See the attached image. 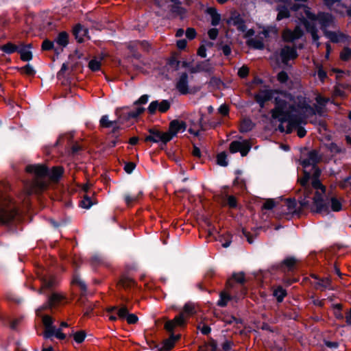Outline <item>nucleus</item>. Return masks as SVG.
I'll return each instance as SVG.
<instances>
[{"label": "nucleus", "instance_id": "f257e3e1", "mask_svg": "<svg viewBox=\"0 0 351 351\" xmlns=\"http://www.w3.org/2000/svg\"><path fill=\"white\" fill-rule=\"evenodd\" d=\"M26 171L34 173L36 176L31 189H29V193H38L47 186V183L43 180V178L47 176L53 181H56L63 173V169L60 167H55L51 171H49L44 165H32L26 167Z\"/></svg>", "mask_w": 351, "mask_h": 351}, {"label": "nucleus", "instance_id": "f03ea898", "mask_svg": "<svg viewBox=\"0 0 351 351\" xmlns=\"http://www.w3.org/2000/svg\"><path fill=\"white\" fill-rule=\"evenodd\" d=\"M311 180V187H312L313 189L317 190L312 198L311 213L327 214L329 210V205L324 198L326 192V187L322 183L319 179Z\"/></svg>", "mask_w": 351, "mask_h": 351}, {"label": "nucleus", "instance_id": "7ed1b4c3", "mask_svg": "<svg viewBox=\"0 0 351 351\" xmlns=\"http://www.w3.org/2000/svg\"><path fill=\"white\" fill-rule=\"evenodd\" d=\"M306 18L311 21H317L323 33L324 31L328 30L329 27H334L335 18L331 13L319 11L317 14H315L311 12V8L306 7Z\"/></svg>", "mask_w": 351, "mask_h": 351}, {"label": "nucleus", "instance_id": "20e7f679", "mask_svg": "<svg viewBox=\"0 0 351 351\" xmlns=\"http://www.w3.org/2000/svg\"><path fill=\"white\" fill-rule=\"evenodd\" d=\"M298 260L294 256H287L280 263L271 265L267 269V271L271 274H275L277 272H282L287 274L293 272L295 268Z\"/></svg>", "mask_w": 351, "mask_h": 351}, {"label": "nucleus", "instance_id": "39448f33", "mask_svg": "<svg viewBox=\"0 0 351 351\" xmlns=\"http://www.w3.org/2000/svg\"><path fill=\"white\" fill-rule=\"evenodd\" d=\"M304 116L302 114H293L287 112L286 117H281L278 120L280 123L288 122V125L285 130L287 134H291L293 128H296L303 122Z\"/></svg>", "mask_w": 351, "mask_h": 351}, {"label": "nucleus", "instance_id": "423d86ee", "mask_svg": "<svg viewBox=\"0 0 351 351\" xmlns=\"http://www.w3.org/2000/svg\"><path fill=\"white\" fill-rule=\"evenodd\" d=\"M286 92L278 89H265L261 90L254 96L255 101L261 108H264L266 101L274 99L276 94H285Z\"/></svg>", "mask_w": 351, "mask_h": 351}, {"label": "nucleus", "instance_id": "0eeeda50", "mask_svg": "<svg viewBox=\"0 0 351 351\" xmlns=\"http://www.w3.org/2000/svg\"><path fill=\"white\" fill-rule=\"evenodd\" d=\"M275 107L271 110V117L274 119H278L281 117H286L287 112L289 111L286 110L288 102L279 97H274Z\"/></svg>", "mask_w": 351, "mask_h": 351}, {"label": "nucleus", "instance_id": "6e6552de", "mask_svg": "<svg viewBox=\"0 0 351 351\" xmlns=\"http://www.w3.org/2000/svg\"><path fill=\"white\" fill-rule=\"evenodd\" d=\"M280 56L282 62L284 64H288L289 62L291 60H295L298 58V53L295 47H291L285 45L282 47L280 52Z\"/></svg>", "mask_w": 351, "mask_h": 351}, {"label": "nucleus", "instance_id": "1a4fd4ad", "mask_svg": "<svg viewBox=\"0 0 351 351\" xmlns=\"http://www.w3.org/2000/svg\"><path fill=\"white\" fill-rule=\"evenodd\" d=\"M149 135L145 138V141H152L153 143L162 142L167 143L171 140V136L167 132H162L158 130H149Z\"/></svg>", "mask_w": 351, "mask_h": 351}, {"label": "nucleus", "instance_id": "9d476101", "mask_svg": "<svg viewBox=\"0 0 351 351\" xmlns=\"http://www.w3.org/2000/svg\"><path fill=\"white\" fill-rule=\"evenodd\" d=\"M14 207L7 203H0V221L7 223L15 215Z\"/></svg>", "mask_w": 351, "mask_h": 351}, {"label": "nucleus", "instance_id": "9b49d317", "mask_svg": "<svg viewBox=\"0 0 351 351\" xmlns=\"http://www.w3.org/2000/svg\"><path fill=\"white\" fill-rule=\"evenodd\" d=\"M321 160V156L317 149H312L307 154V158L303 159L300 164L304 168L317 165Z\"/></svg>", "mask_w": 351, "mask_h": 351}, {"label": "nucleus", "instance_id": "f8f14e48", "mask_svg": "<svg viewBox=\"0 0 351 351\" xmlns=\"http://www.w3.org/2000/svg\"><path fill=\"white\" fill-rule=\"evenodd\" d=\"M324 35L328 38L330 42L333 43H338L340 42H346L348 40L349 36L342 32L337 33L333 31H324Z\"/></svg>", "mask_w": 351, "mask_h": 351}, {"label": "nucleus", "instance_id": "ddd939ff", "mask_svg": "<svg viewBox=\"0 0 351 351\" xmlns=\"http://www.w3.org/2000/svg\"><path fill=\"white\" fill-rule=\"evenodd\" d=\"M186 125L184 121L173 120L170 123L169 129L167 134H170L171 139L179 132H184Z\"/></svg>", "mask_w": 351, "mask_h": 351}, {"label": "nucleus", "instance_id": "4468645a", "mask_svg": "<svg viewBox=\"0 0 351 351\" xmlns=\"http://www.w3.org/2000/svg\"><path fill=\"white\" fill-rule=\"evenodd\" d=\"M304 189V197H300L298 200L300 205L302 208H306L311 211L312 203L310 202L311 195L313 193V189L311 186L303 188Z\"/></svg>", "mask_w": 351, "mask_h": 351}, {"label": "nucleus", "instance_id": "2eb2a0df", "mask_svg": "<svg viewBox=\"0 0 351 351\" xmlns=\"http://www.w3.org/2000/svg\"><path fill=\"white\" fill-rule=\"evenodd\" d=\"M65 299L64 294L58 292L53 293L48 300V303L43 306V309L47 308H53L60 305L62 301Z\"/></svg>", "mask_w": 351, "mask_h": 351}, {"label": "nucleus", "instance_id": "dca6fc26", "mask_svg": "<svg viewBox=\"0 0 351 351\" xmlns=\"http://www.w3.org/2000/svg\"><path fill=\"white\" fill-rule=\"evenodd\" d=\"M185 322L186 317L184 316L183 313H180L173 319L165 323V327L167 330L171 331L177 326H183L185 324Z\"/></svg>", "mask_w": 351, "mask_h": 351}, {"label": "nucleus", "instance_id": "f3484780", "mask_svg": "<svg viewBox=\"0 0 351 351\" xmlns=\"http://www.w3.org/2000/svg\"><path fill=\"white\" fill-rule=\"evenodd\" d=\"M303 36L304 31L300 26L297 25L293 31H287V35L285 36V40L292 43L301 38Z\"/></svg>", "mask_w": 351, "mask_h": 351}, {"label": "nucleus", "instance_id": "a211bd4d", "mask_svg": "<svg viewBox=\"0 0 351 351\" xmlns=\"http://www.w3.org/2000/svg\"><path fill=\"white\" fill-rule=\"evenodd\" d=\"M176 88L182 95L189 93L188 75L186 73H182L180 76L176 83Z\"/></svg>", "mask_w": 351, "mask_h": 351}, {"label": "nucleus", "instance_id": "6ab92c4d", "mask_svg": "<svg viewBox=\"0 0 351 351\" xmlns=\"http://www.w3.org/2000/svg\"><path fill=\"white\" fill-rule=\"evenodd\" d=\"M241 287V273H234L226 283L227 289H234Z\"/></svg>", "mask_w": 351, "mask_h": 351}, {"label": "nucleus", "instance_id": "aec40b11", "mask_svg": "<svg viewBox=\"0 0 351 351\" xmlns=\"http://www.w3.org/2000/svg\"><path fill=\"white\" fill-rule=\"evenodd\" d=\"M73 34L79 43L83 42L85 38H88V29L81 25H77L74 27Z\"/></svg>", "mask_w": 351, "mask_h": 351}, {"label": "nucleus", "instance_id": "412c9836", "mask_svg": "<svg viewBox=\"0 0 351 351\" xmlns=\"http://www.w3.org/2000/svg\"><path fill=\"white\" fill-rule=\"evenodd\" d=\"M286 206L287 207V210L289 212H291L293 214H295L297 215H300L303 209L305 208H302L300 205V207L296 208L297 206V202L295 198H288L286 199Z\"/></svg>", "mask_w": 351, "mask_h": 351}, {"label": "nucleus", "instance_id": "4be33fe9", "mask_svg": "<svg viewBox=\"0 0 351 351\" xmlns=\"http://www.w3.org/2000/svg\"><path fill=\"white\" fill-rule=\"evenodd\" d=\"M32 45L29 44L27 46L22 45L18 51L21 55V58L23 61H29L32 59V53L29 50Z\"/></svg>", "mask_w": 351, "mask_h": 351}, {"label": "nucleus", "instance_id": "5701e85b", "mask_svg": "<svg viewBox=\"0 0 351 351\" xmlns=\"http://www.w3.org/2000/svg\"><path fill=\"white\" fill-rule=\"evenodd\" d=\"M324 146L333 156L340 154H346V149L345 148H341L336 143L334 142L326 143L324 145Z\"/></svg>", "mask_w": 351, "mask_h": 351}, {"label": "nucleus", "instance_id": "b1692460", "mask_svg": "<svg viewBox=\"0 0 351 351\" xmlns=\"http://www.w3.org/2000/svg\"><path fill=\"white\" fill-rule=\"evenodd\" d=\"M278 14L276 16L277 21H281L284 19H288L290 17V12L288 8L284 5H278L276 7Z\"/></svg>", "mask_w": 351, "mask_h": 351}, {"label": "nucleus", "instance_id": "393cba45", "mask_svg": "<svg viewBox=\"0 0 351 351\" xmlns=\"http://www.w3.org/2000/svg\"><path fill=\"white\" fill-rule=\"evenodd\" d=\"M197 311V306L193 303L189 302L184 306L183 311L181 313H183L184 316L186 318L187 317H189L196 313Z\"/></svg>", "mask_w": 351, "mask_h": 351}, {"label": "nucleus", "instance_id": "a878e982", "mask_svg": "<svg viewBox=\"0 0 351 351\" xmlns=\"http://www.w3.org/2000/svg\"><path fill=\"white\" fill-rule=\"evenodd\" d=\"M229 25L235 26L238 29H241V18L237 12L232 13L230 18L228 21Z\"/></svg>", "mask_w": 351, "mask_h": 351}, {"label": "nucleus", "instance_id": "bb28decb", "mask_svg": "<svg viewBox=\"0 0 351 351\" xmlns=\"http://www.w3.org/2000/svg\"><path fill=\"white\" fill-rule=\"evenodd\" d=\"M149 47V45L147 42L143 41V42H138V41H134L132 43H130L128 45V48L130 49L131 51H134V49H141L143 50H148Z\"/></svg>", "mask_w": 351, "mask_h": 351}, {"label": "nucleus", "instance_id": "cd10ccee", "mask_svg": "<svg viewBox=\"0 0 351 351\" xmlns=\"http://www.w3.org/2000/svg\"><path fill=\"white\" fill-rule=\"evenodd\" d=\"M331 285V280L330 278H319V280L315 283V288L318 289L319 288H322V289H329Z\"/></svg>", "mask_w": 351, "mask_h": 351}, {"label": "nucleus", "instance_id": "c85d7f7f", "mask_svg": "<svg viewBox=\"0 0 351 351\" xmlns=\"http://www.w3.org/2000/svg\"><path fill=\"white\" fill-rule=\"evenodd\" d=\"M287 294V291L281 286L277 287L273 291V295L276 298L278 302H282Z\"/></svg>", "mask_w": 351, "mask_h": 351}, {"label": "nucleus", "instance_id": "c756f323", "mask_svg": "<svg viewBox=\"0 0 351 351\" xmlns=\"http://www.w3.org/2000/svg\"><path fill=\"white\" fill-rule=\"evenodd\" d=\"M301 22L305 27L306 31L309 34H313L315 32H318L315 24L313 22H310L308 19L302 17Z\"/></svg>", "mask_w": 351, "mask_h": 351}, {"label": "nucleus", "instance_id": "7c9ffc66", "mask_svg": "<svg viewBox=\"0 0 351 351\" xmlns=\"http://www.w3.org/2000/svg\"><path fill=\"white\" fill-rule=\"evenodd\" d=\"M179 339V336L171 335L169 339L165 340L163 343L162 349L167 351L170 350L173 346L176 341Z\"/></svg>", "mask_w": 351, "mask_h": 351}, {"label": "nucleus", "instance_id": "2f4dec72", "mask_svg": "<svg viewBox=\"0 0 351 351\" xmlns=\"http://www.w3.org/2000/svg\"><path fill=\"white\" fill-rule=\"evenodd\" d=\"M247 45L255 49H264V43L263 41L261 39L257 38H251L247 40Z\"/></svg>", "mask_w": 351, "mask_h": 351}, {"label": "nucleus", "instance_id": "473e14b6", "mask_svg": "<svg viewBox=\"0 0 351 351\" xmlns=\"http://www.w3.org/2000/svg\"><path fill=\"white\" fill-rule=\"evenodd\" d=\"M56 42L58 45L62 47H66L69 43L68 34L64 32L60 33L56 39Z\"/></svg>", "mask_w": 351, "mask_h": 351}, {"label": "nucleus", "instance_id": "72a5a7b5", "mask_svg": "<svg viewBox=\"0 0 351 351\" xmlns=\"http://www.w3.org/2000/svg\"><path fill=\"white\" fill-rule=\"evenodd\" d=\"M261 34H263L265 38H267L271 37L272 36H277L278 29L275 26H268L264 28Z\"/></svg>", "mask_w": 351, "mask_h": 351}, {"label": "nucleus", "instance_id": "f704fd0d", "mask_svg": "<svg viewBox=\"0 0 351 351\" xmlns=\"http://www.w3.org/2000/svg\"><path fill=\"white\" fill-rule=\"evenodd\" d=\"M100 125L104 128H117V121H110L107 115L103 116L100 119Z\"/></svg>", "mask_w": 351, "mask_h": 351}, {"label": "nucleus", "instance_id": "c9c22d12", "mask_svg": "<svg viewBox=\"0 0 351 351\" xmlns=\"http://www.w3.org/2000/svg\"><path fill=\"white\" fill-rule=\"evenodd\" d=\"M230 300L231 297L225 291H222L219 294V299L217 301V305L221 307L226 306Z\"/></svg>", "mask_w": 351, "mask_h": 351}, {"label": "nucleus", "instance_id": "e433bc0d", "mask_svg": "<svg viewBox=\"0 0 351 351\" xmlns=\"http://www.w3.org/2000/svg\"><path fill=\"white\" fill-rule=\"evenodd\" d=\"M57 282L53 277H47L43 279L42 282L41 291L53 287L56 285Z\"/></svg>", "mask_w": 351, "mask_h": 351}, {"label": "nucleus", "instance_id": "4c0bfd02", "mask_svg": "<svg viewBox=\"0 0 351 351\" xmlns=\"http://www.w3.org/2000/svg\"><path fill=\"white\" fill-rule=\"evenodd\" d=\"M208 13L211 16V24L213 26L217 25L220 21V15L217 12L215 8H210L208 10Z\"/></svg>", "mask_w": 351, "mask_h": 351}, {"label": "nucleus", "instance_id": "58836bf2", "mask_svg": "<svg viewBox=\"0 0 351 351\" xmlns=\"http://www.w3.org/2000/svg\"><path fill=\"white\" fill-rule=\"evenodd\" d=\"M135 281L129 277H123L121 279L119 282L120 286L123 287L124 289H129L135 285Z\"/></svg>", "mask_w": 351, "mask_h": 351}, {"label": "nucleus", "instance_id": "ea45409f", "mask_svg": "<svg viewBox=\"0 0 351 351\" xmlns=\"http://www.w3.org/2000/svg\"><path fill=\"white\" fill-rule=\"evenodd\" d=\"M96 201L88 197V195H84L83 199L81 201L80 205L82 208L88 209L91 206L96 204Z\"/></svg>", "mask_w": 351, "mask_h": 351}, {"label": "nucleus", "instance_id": "a19ab883", "mask_svg": "<svg viewBox=\"0 0 351 351\" xmlns=\"http://www.w3.org/2000/svg\"><path fill=\"white\" fill-rule=\"evenodd\" d=\"M334 309V316L338 320H342L344 318L343 313H341L343 306L341 304H335L332 305Z\"/></svg>", "mask_w": 351, "mask_h": 351}, {"label": "nucleus", "instance_id": "79ce46f5", "mask_svg": "<svg viewBox=\"0 0 351 351\" xmlns=\"http://www.w3.org/2000/svg\"><path fill=\"white\" fill-rule=\"evenodd\" d=\"M304 176L299 180V182L302 188L310 186L308 184V181L311 178V173L307 171L306 170H304L303 171Z\"/></svg>", "mask_w": 351, "mask_h": 351}, {"label": "nucleus", "instance_id": "37998d69", "mask_svg": "<svg viewBox=\"0 0 351 351\" xmlns=\"http://www.w3.org/2000/svg\"><path fill=\"white\" fill-rule=\"evenodd\" d=\"M330 207L332 211L339 212L342 209V204L341 202L335 197L330 199Z\"/></svg>", "mask_w": 351, "mask_h": 351}, {"label": "nucleus", "instance_id": "c03bdc74", "mask_svg": "<svg viewBox=\"0 0 351 351\" xmlns=\"http://www.w3.org/2000/svg\"><path fill=\"white\" fill-rule=\"evenodd\" d=\"M101 58H94L91 60L88 63L89 69L93 71H97L100 69Z\"/></svg>", "mask_w": 351, "mask_h": 351}, {"label": "nucleus", "instance_id": "a18cd8bd", "mask_svg": "<svg viewBox=\"0 0 351 351\" xmlns=\"http://www.w3.org/2000/svg\"><path fill=\"white\" fill-rule=\"evenodd\" d=\"M217 165L226 167L228 165L227 155L225 152H221L217 156Z\"/></svg>", "mask_w": 351, "mask_h": 351}, {"label": "nucleus", "instance_id": "49530a36", "mask_svg": "<svg viewBox=\"0 0 351 351\" xmlns=\"http://www.w3.org/2000/svg\"><path fill=\"white\" fill-rule=\"evenodd\" d=\"M340 58L343 61H348L351 58V49L348 47H344L340 53Z\"/></svg>", "mask_w": 351, "mask_h": 351}, {"label": "nucleus", "instance_id": "de8ad7c7", "mask_svg": "<svg viewBox=\"0 0 351 351\" xmlns=\"http://www.w3.org/2000/svg\"><path fill=\"white\" fill-rule=\"evenodd\" d=\"M1 49L2 51H3L4 52H5L7 53H12L19 50L17 46L11 43H8L3 45L2 47H1Z\"/></svg>", "mask_w": 351, "mask_h": 351}, {"label": "nucleus", "instance_id": "09e8293b", "mask_svg": "<svg viewBox=\"0 0 351 351\" xmlns=\"http://www.w3.org/2000/svg\"><path fill=\"white\" fill-rule=\"evenodd\" d=\"M230 152L232 154L241 152V142L239 141H232L230 145Z\"/></svg>", "mask_w": 351, "mask_h": 351}, {"label": "nucleus", "instance_id": "8fccbe9b", "mask_svg": "<svg viewBox=\"0 0 351 351\" xmlns=\"http://www.w3.org/2000/svg\"><path fill=\"white\" fill-rule=\"evenodd\" d=\"M289 5L290 6V10H291L292 11L298 12L300 10H302L303 12L305 14H306V8L308 7L306 5L301 4V3H291V4Z\"/></svg>", "mask_w": 351, "mask_h": 351}, {"label": "nucleus", "instance_id": "3c124183", "mask_svg": "<svg viewBox=\"0 0 351 351\" xmlns=\"http://www.w3.org/2000/svg\"><path fill=\"white\" fill-rule=\"evenodd\" d=\"M347 8V5L341 2V0H339V3H335L333 8H331V11H334L337 13H339L340 14H343V10Z\"/></svg>", "mask_w": 351, "mask_h": 351}, {"label": "nucleus", "instance_id": "603ef678", "mask_svg": "<svg viewBox=\"0 0 351 351\" xmlns=\"http://www.w3.org/2000/svg\"><path fill=\"white\" fill-rule=\"evenodd\" d=\"M138 196L133 194H125L124 196L125 201L127 205L130 206L132 204L136 202Z\"/></svg>", "mask_w": 351, "mask_h": 351}, {"label": "nucleus", "instance_id": "864d4df0", "mask_svg": "<svg viewBox=\"0 0 351 351\" xmlns=\"http://www.w3.org/2000/svg\"><path fill=\"white\" fill-rule=\"evenodd\" d=\"M159 112L163 113L169 109L171 104L168 100H162L159 102Z\"/></svg>", "mask_w": 351, "mask_h": 351}, {"label": "nucleus", "instance_id": "5fc2aeb1", "mask_svg": "<svg viewBox=\"0 0 351 351\" xmlns=\"http://www.w3.org/2000/svg\"><path fill=\"white\" fill-rule=\"evenodd\" d=\"M276 206V202L274 199H267L262 206V209L271 210Z\"/></svg>", "mask_w": 351, "mask_h": 351}, {"label": "nucleus", "instance_id": "6e6d98bb", "mask_svg": "<svg viewBox=\"0 0 351 351\" xmlns=\"http://www.w3.org/2000/svg\"><path fill=\"white\" fill-rule=\"evenodd\" d=\"M159 101H152L148 106L147 110L150 114H153L156 112V110L159 111Z\"/></svg>", "mask_w": 351, "mask_h": 351}, {"label": "nucleus", "instance_id": "4d7b16f0", "mask_svg": "<svg viewBox=\"0 0 351 351\" xmlns=\"http://www.w3.org/2000/svg\"><path fill=\"white\" fill-rule=\"evenodd\" d=\"M277 80L281 84H285L288 81L289 75L285 71H281L277 75Z\"/></svg>", "mask_w": 351, "mask_h": 351}, {"label": "nucleus", "instance_id": "13d9d810", "mask_svg": "<svg viewBox=\"0 0 351 351\" xmlns=\"http://www.w3.org/2000/svg\"><path fill=\"white\" fill-rule=\"evenodd\" d=\"M20 70L22 73H25L28 75H34L35 73L34 68L30 64H27L26 66L21 68Z\"/></svg>", "mask_w": 351, "mask_h": 351}, {"label": "nucleus", "instance_id": "bf43d9fd", "mask_svg": "<svg viewBox=\"0 0 351 351\" xmlns=\"http://www.w3.org/2000/svg\"><path fill=\"white\" fill-rule=\"evenodd\" d=\"M312 170L313 171V173H311V179H319V177L322 173V171L320 168L316 165L311 166Z\"/></svg>", "mask_w": 351, "mask_h": 351}, {"label": "nucleus", "instance_id": "052dcab7", "mask_svg": "<svg viewBox=\"0 0 351 351\" xmlns=\"http://www.w3.org/2000/svg\"><path fill=\"white\" fill-rule=\"evenodd\" d=\"M56 330L57 329L53 326H51L45 328V332H44V337L45 338H50L52 336H54Z\"/></svg>", "mask_w": 351, "mask_h": 351}, {"label": "nucleus", "instance_id": "680f3d73", "mask_svg": "<svg viewBox=\"0 0 351 351\" xmlns=\"http://www.w3.org/2000/svg\"><path fill=\"white\" fill-rule=\"evenodd\" d=\"M86 334L84 331L77 332L73 335L74 340L78 343H82L84 340Z\"/></svg>", "mask_w": 351, "mask_h": 351}, {"label": "nucleus", "instance_id": "e2e57ef3", "mask_svg": "<svg viewBox=\"0 0 351 351\" xmlns=\"http://www.w3.org/2000/svg\"><path fill=\"white\" fill-rule=\"evenodd\" d=\"M251 147V144L248 141L243 140V157L247 155Z\"/></svg>", "mask_w": 351, "mask_h": 351}, {"label": "nucleus", "instance_id": "0e129e2a", "mask_svg": "<svg viewBox=\"0 0 351 351\" xmlns=\"http://www.w3.org/2000/svg\"><path fill=\"white\" fill-rule=\"evenodd\" d=\"M128 310L125 306H122L118 310L117 315L119 319H126L128 315Z\"/></svg>", "mask_w": 351, "mask_h": 351}, {"label": "nucleus", "instance_id": "69168bd1", "mask_svg": "<svg viewBox=\"0 0 351 351\" xmlns=\"http://www.w3.org/2000/svg\"><path fill=\"white\" fill-rule=\"evenodd\" d=\"M317 76L319 77V79L324 82L326 78L327 77V73L324 70L323 67L322 66H320L319 68H318V70H317Z\"/></svg>", "mask_w": 351, "mask_h": 351}, {"label": "nucleus", "instance_id": "338daca9", "mask_svg": "<svg viewBox=\"0 0 351 351\" xmlns=\"http://www.w3.org/2000/svg\"><path fill=\"white\" fill-rule=\"evenodd\" d=\"M43 323L45 328L52 326L53 319L52 317L49 315H45L43 318Z\"/></svg>", "mask_w": 351, "mask_h": 351}, {"label": "nucleus", "instance_id": "774afa93", "mask_svg": "<svg viewBox=\"0 0 351 351\" xmlns=\"http://www.w3.org/2000/svg\"><path fill=\"white\" fill-rule=\"evenodd\" d=\"M218 112L222 116H226L228 114L229 112V108L226 104H222L220 106V107L218 108Z\"/></svg>", "mask_w": 351, "mask_h": 351}]
</instances>
